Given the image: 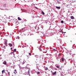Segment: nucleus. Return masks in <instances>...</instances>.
Instances as JSON below:
<instances>
[{"label": "nucleus", "mask_w": 76, "mask_h": 76, "mask_svg": "<svg viewBox=\"0 0 76 76\" xmlns=\"http://www.w3.org/2000/svg\"><path fill=\"white\" fill-rule=\"evenodd\" d=\"M3 64H4L5 65H6L7 62L6 61H4L3 63Z\"/></svg>", "instance_id": "1"}, {"label": "nucleus", "mask_w": 76, "mask_h": 76, "mask_svg": "<svg viewBox=\"0 0 76 76\" xmlns=\"http://www.w3.org/2000/svg\"><path fill=\"white\" fill-rule=\"evenodd\" d=\"M14 73L15 74H16V73H17V71L16 69L14 70Z\"/></svg>", "instance_id": "2"}, {"label": "nucleus", "mask_w": 76, "mask_h": 76, "mask_svg": "<svg viewBox=\"0 0 76 76\" xmlns=\"http://www.w3.org/2000/svg\"><path fill=\"white\" fill-rule=\"evenodd\" d=\"M56 73H57V72L55 71L53 73L52 75H56Z\"/></svg>", "instance_id": "3"}, {"label": "nucleus", "mask_w": 76, "mask_h": 76, "mask_svg": "<svg viewBox=\"0 0 76 76\" xmlns=\"http://www.w3.org/2000/svg\"><path fill=\"white\" fill-rule=\"evenodd\" d=\"M71 18V19H75V17H73V16H71L70 17Z\"/></svg>", "instance_id": "4"}, {"label": "nucleus", "mask_w": 76, "mask_h": 76, "mask_svg": "<svg viewBox=\"0 0 76 76\" xmlns=\"http://www.w3.org/2000/svg\"><path fill=\"white\" fill-rule=\"evenodd\" d=\"M56 9H60V7H56Z\"/></svg>", "instance_id": "5"}, {"label": "nucleus", "mask_w": 76, "mask_h": 76, "mask_svg": "<svg viewBox=\"0 0 76 76\" xmlns=\"http://www.w3.org/2000/svg\"><path fill=\"white\" fill-rule=\"evenodd\" d=\"M9 45H10V46L11 47H12V44L11 43H9Z\"/></svg>", "instance_id": "6"}, {"label": "nucleus", "mask_w": 76, "mask_h": 76, "mask_svg": "<svg viewBox=\"0 0 76 76\" xmlns=\"http://www.w3.org/2000/svg\"><path fill=\"white\" fill-rule=\"evenodd\" d=\"M18 20H21V19L20 18V17H18Z\"/></svg>", "instance_id": "7"}, {"label": "nucleus", "mask_w": 76, "mask_h": 76, "mask_svg": "<svg viewBox=\"0 0 76 76\" xmlns=\"http://www.w3.org/2000/svg\"><path fill=\"white\" fill-rule=\"evenodd\" d=\"M4 72H5V70H3L2 71V74H3V73H4Z\"/></svg>", "instance_id": "8"}, {"label": "nucleus", "mask_w": 76, "mask_h": 76, "mask_svg": "<svg viewBox=\"0 0 76 76\" xmlns=\"http://www.w3.org/2000/svg\"><path fill=\"white\" fill-rule=\"evenodd\" d=\"M42 14H43V15H45V13H44V12L43 11H42Z\"/></svg>", "instance_id": "9"}, {"label": "nucleus", "mask_w": 76, "mask_h": 76, "mask_svg": "<svg viewBox=\"0 0 76 76\" xmlns=\"http://www.w3.org/2000/svg\"><path fill=\"white\" fill-rule=\"evenodd\" d=\"M45 70H48V68H47V67L45 68Z\"/></svg>", "instance_id": "10"}, {"label": "nucleus", "mask_w": 76, "mask_h": 76, "mask_svg": "<svg viewBox=\"0 0 76 76\" xmlns=\"http://www.w3.org/2000/svg\"><path fill=\"white\" fill-rule=\"evenodd\" d=\"M64 58H61V61H64Z\"/></svg>", "instance_id": "11"}, {"label": "nucleus", "mask_w": 76, "mask_h": 76, "mask_svg": "<svg viewBox=\"0 0 76 76\" xmlns=\"http://www.w3.org/2000/svg\"><path fill=\"white\" fill-rule=\"evenodd\" d=\"M35 57L37 58H38V55H35Z\"/></svg>", "instance_id": "12"}, {"label": "nucleus", "mask_w": 76, "mask_h": 76, "mask_svg": "<svg viewBox=\"0 0 76 76\" xmlns=\"http://www.w3.org/2000/svg\"><path fill=\"white\" fill-rule=\"evenodd\" d=\"M56 67L58 69H59V68H60V66H56Z\"/></svg>", "instance_id": "13"}, {"label": "nucleus", "mask_w": 76, "mask_h": 76, "mask_svg": "<svg viewBox=\"0 0 76 76\" xmlns=\"http://www.w3.org/2000/svg\"><path fill=\"white\" fill-rule=\"evenodd\" d=\"M14 52H16V49H14Z\"/></svg>", "instance_id": "14"}, {"label": "nucleus", "mask_w": 76, "mask_h": 76, "mask_svg": "<svg viewBox=\"0 0 76 76\" xmlns=\"http://www.w3.org/2000/svg\"><path fill=\"white\" fill-rule=\"evenodd\" d=\"M28 54L30 56H32V55L31 54V53H29Z\"/></svg>", "instance_id": "15"}, {"label": "nucleus", "mask_w": 76, "mask_h": 76, "mask_svg": "<svg viewBox=\"0 0 76 76\" xmlns=\"http://www.w3.org/2000/svg\"><path fill=\"white\" fill-rule=\"evenodd\" d=\"M76 33H74L73 34V35L74 36H76Z\"/></svg>", "instance_id": "16"}, {"label": "nucleus", "mask_w": 76, "mask_h": 76, "mask_svg": "<svg viewBox=\"0 0 76 76\" xmlns=\"http://www.w3.org/2000/svg\"><path fill=\"white\" fill-rule=\"evenodd\" d=\"M63 22H64V21L63 20H62L61 21V23H63Z\"/></svg>", "instance_id": "17"}, {"label": "nucleus", "mask_w": 76, "mask_h": 76, "mask_svg": "<svg viewBox=\"0 0 76 76\" xmlns=\"http://www.w3.org/2000/svg\"><path fill=\"white\" fill-rule=\"evenodd\" d=\"M5 45H7V42L6 41H5Z\"/></svg>", "instance_id": "18"}, {"label": "nucleus", "mask_w": 76, "mask_h": 76, "mask_svg": "<svg viewBox=\"0 0 76 76\" xmlns=\"http://www.w3.org/2000/svg\"><path fill=\"white\" fill-rule=\"evenodd\" d=\"M29 71H30V69H29L28 71V73L29 74Z\"/></svg>", "instance_id": "19"}, {"label": "nucleus", "mask_w": 76, "mask_h": 76, "mask_svg": "<svg viewBox=\"0 0 76 76\" xmlns=\"http://www.w3.org/2000/svg\"><path fill=\"white\" fill-rule=\"evenodd\" d=\"M8 76H10V72H8Z\"/></svg>", "instance_id": "20"}, {"label": "nucleus", "mask_w": 76, "mask_h": 76, "mask_svg": "<svg viewBox=\"0 0 76 76\" xmlns=\"http://www.w3.org/2000/svg\"><path fill=\"white\" fill-rule=\"evenodd\" d=\"M37 74H39L40 73V72H37Z\"/></svg>", "instance_id": "21"}, {"label": "nucleus", "mask_w": 76, "mask_h": 76, "mask_svg": "<svg viewBox=\"0 0 76 76\" xmlns=\"http://www.w3.org/2000/svg\"><path fill=\"white\" fill-rule=\"evenodd\" d=\"M17 38H18V39H19L20 38V37H19V36H18Z\"/></svg>", "instance_id": "22"}, {"label": "nucleus", "mask_w": 76, "mask_h": 76, "mask_svg": "<svg viewBox=\"0 0 76 76\" xmlns=\"http://www.w3.org/2000/svg\"><path fill=\"white\" fill-rule=\"evenodd\" d=\"M53 51H56L57 50H55V49H53Z\"/></svg>", "instance_id": "23"}, {"label": "nucleus", "mask_w": 76, "mask_h": 76, "mask_svg": "<svg viewBox=\"0 0 76 76\" xmlns=\"http://www.w3.org/2000/svg\"><path fill=\"white\" fill-rule=\"evenodd\" d=\"M15 66H13V69H15Z\"/></svg>", "instance_id": "24"}, {"label": "nucleus", "mask_w": 76, "mask_h": 76, "mask_svg": "<svg viewBox=\"0 0 76 76\" xmlns=\"http://www.w3.org/2000/svg\"><path fill=\"white\" fill-rule=\"evenodd\" d=\"M11 50H12V48H11Z\"/></svg>", "instance_id": "25"}, {"label": "nucleus", "mask_w": 76, "mask_h": 76, "mask_svg": "<svg viewBox=\"0 0 76 76\" xmlns=\"http://www.w3.org/2000/svg\"><path fill=\"white\" fill-rule=\"evenodd\" d=\"M38 29H39V27H38Z\"/></svg>", "instance_id": "26"}, {"label": "nucleus", "mask_w": 76, "mask_h": 76, "mask_svg": "<svg viewBox=\"0 0 76 76\" xmlns=\"http://www.w3.org/2000/svg\"><path fill=\"white\" fill-rule=\"evenodd\" d=\"M1 76H3V75H1Z\"/></svg>", "instance_id": "27"}, {"label": "nucleus", "mask_w": 76, "mask_h": 76, "mask_svg": "<svg viewBox=\"0 0 76 76\" xmlns=\"http://www.w3.org/2000/svg\"><path fill=\"white\" fill-rule=\"evenodd\" d=\"M59 69H61V68H60Z\"/></svg>", "instance_id": "28"}, {"label": "nucleus", "mask_w": 76, "mask_h": 76, "mask_svg": "<svg viewBox=\"0 0 76 76\" xmlns=\"http://www.w3.org/2000/svg\"><path fill=\"white\" fill-rule=\"evenodd\" d=\"M52 73H53V72L51 71Z\"/></svg>", "instance_id": "29"}, {"label": "nucleus", "mask_w": 76, "mask_h": 76, "mask_svg": "<svg viewBox=\"0 0 76 76\" xmlns=\"http://www.w3.org/2000/svg\"><path fill=\"white\" fill-rule=\"evenodd\" d=\"M71 42H72V41H71Z\"/></svg>", "instance_id": "30"}, {"label": "nucleus", "mask_w": 76, "mask_h": 76, "mask_svg": "<svg viewBox=\"0 0 76 76\" xmlns=\"http://www.w3.org/2000/svg\"><path fill=\"white\" fill-rule=\"evenodd\" d=\"M15 1H16V0H15Z\"/></svg>", "instance_id": "31"}]
</instances>
